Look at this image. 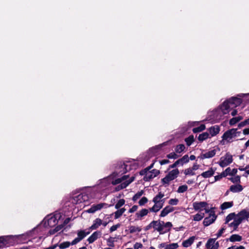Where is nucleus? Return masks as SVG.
<instances>
[{"instance_id": "obj_10", "label": "nucleus", "mask_w": 249, "mask_h": 249, "mask_svg": "<svg viewBox=\"0 0 249 249\" xmlns=\"http://www.w3.org/2000/svg\"><path fill=\"white\" fill-rule=\"evenodd\" d=\"M208 203L205 201L195 202L193 203V206L194 210L196 211L201 212L203 209L207 207Z\"/></svg>"}, {"instance_id": "obj_20", "label": "nucleus", "mask_w": 249, "mask_h": 249, "mask_svg": "<svg viewBox=\"0 0 249 249\" xmlns=\"http://www.w3.org/2000/svg\"><path fill=\"white\" fill-rule=\"evenodd\" d=\"M208 131H209L211 137H213L219 133L220 131V127L217 125L212 126L208 129Z\"/></svg>"}, {"instance_id": "obj_64", "label": "nucleus", "mask_w": 249, "mask_h": 249, "mask_svg": "<svg viewBox=\"0 0 249 249\" xmlns=\"http://www.w3.org/2000/svg\"><path fill=\"white\" fill-rule=\"evenodd\" d=\"M142 245L141 243H136L134 245V249H139L140 248H142Z\"/></svg>"}, {"instance_id": "obj_60", "label": "nucleus", "mask_w": 249, "mask_h": 249, "mask_svg": "<svg viewBox=\"0 0 249 249\" xmlns=\"http://www.w3.org/2000/svg\"><path fill=\"white\" fill-rule=\"evenodd\" d=\"M150 171L153 174V177L154 178H155L157 176H158L160 174V171L158 170H157V169H153V170H151Z\"/></svg>"}, {"instance_id": "obj_15", "label": "nucleus", "mask_w": 249, "mask_h": 249, "mask_svg": "<svg viewBox=\"0 0 249 249\" xmlns=\"http://www.w3.org/2000/svg\"><path fill=\"white\" fill-rule=\"evenodd\" d=\"M149 212V209H142L141 211L136 213L135 216L136 217V218L135 219V220L136 221L139 220H142V217L147 215Z\"/></svg>"}, {"instance_id": "obj_5", "label": "nucleus", "mask_w": 249, "mask_h": 249, "mask_svg": "<svg viewBox=\"0 0 249 249\" xmlns=\"http://www.w3.org/2000/svg\"><path fill=\"white\" fill-rule=\"evenodd\" d=\"M233 161L232 156L230 153H227L224 157H222L219 162V165L221 167H225Z\"/></svg>"}, {"instance_id": "obj_1", "label": "nucleus", "mask_w": 249, "mask_h": 249, "mask_svg": "<svg viewBox=\"0 0 249 249\" xmlns=\"http://www.w3.org/2000/svg\"><path fill=\"white\" fill-rule=\"evenodd\" d=\"M179 174V171L178 169L176 168L173 169L171 171L169 172V173L166 175V176L161 179V182L163 185L169 184V182L176 179L178 174Z\"/></svg>"}, {"instance_id": "obj_24", "label": "nucleus", "mask_w": 249, "mask_h": 249, "mask_svg": "<svg viewBox=\"0 0 249 249\" xmlns=\"http://www.w3.org/2000/svg\"><path fill=\"white\" fill-rule=\"evenodd\" d=\"M236 216L243 218V220L245 219H248L249 218V212H247L245 209H243L236 214Z\"/></svg>"}, {"instance_id": "obj_46", "label": "nucleus", "mask_w": 249, "mask_h": 249, "mask_svg": "<svg viewBox=\"0 0 249 249\" xmlns=\"http://www.w3.org/2000/svg\"><path fill=\"white\" fill-rule=\"evenodd\" d=\"M127 186L126 185L125 182L124 181V182L121 183L119 185L117 186L115 188V191L116 192L119 191L125 188Z\"/></svg>"}, {"instance_id": "obj_8", "label": "nucleus", "mask_w": 249, "mask_h": 249, "mask_svg": "<svg viewBox=\"0 0 249 249\" xmlns=\"http://www.w3.org/2000/svg\"><path fill=\"white\" fill-rule=\"evenodd\" d=\"M46 218L47 219L46 220L44 223L45 227L48 226L49 227H53L58 223V220L56 215H53L51 217L48 216Z\"/></svg>"}, {"instance_id": "obj_32", "label": "nucleus", "mask_w": 249, "mask_h": 249, "mask_svg": "<svg viewBox=\"0 0 249 249\" xmlns=\"http://www.w3.org/2000/svg\"><path fill=\"white\" fill-rule=\"evenodd\" d=\"M164 196L163 193L161 192H159L158 194L156 195L153 199V202L154 203H157L158 202H160V199Z\"/></svg>"}, {"instance_id": "obj_54", "label": "nucleus", "mask_w": 249, "mask_h": 249, "mask_svg": "<svg viewBox=\"0 0 249 249\" xmlns=\"http://www.w3.org/2000/svg\"><path fill=\"white\" fill-rule=\"evenodd\" d=\"M230 171V167H228L226 169V170L222 172L220 175L221 178L226 177L229 174V172Z\"/></svg>"}, {"instance_id": "obj_4", "label": "nucleus", "mask_w": 249, "mask_h": 249, "mask_svg": "<svg viewBox=\"0 0 249 249\" xmlns=\"http://www.w3.org/2000/svg\"><path fill=\"white\" fill-rule=\"evenodd\" d=\"M89 199V195L86 193H82L73 197L72 202L74 204H80L88 202Z\"/></svg>"}, {"instance_id": "obj_18", "label": "nucleus", "mask_w": 249, "mask_h": 249, "mask_svg": "<svg viewBox=\"0 0 249 249\" xmlns=\"http://www.w3.org/2000/svg\"><path fill=\"white\" fill-rule=\"evenodd\" d=\"M102 233L100 231H96L94 232L88 239V241L89 244L93 243L98 238L101 236Z\"/></svg>"}, {"instance_id": "obj_26", "label": "nucleus", "mask_w": 249, "mask_h": 249, "mask_svg": "<svg viewBox=\"0 0 249 249\" xmlns=\"http://www.w3.org/2000/svg\"><path fill=\"white\" fill-rule=\"evenodd\" d=\"M128 178V175H124L121 178H117L115 180H113L111 181V184L114 185H116L119 183H122V181L125 180Z\"/></svg>"}, {"instance_id": "obj_27", "label": "nucleus", "mask_w": 249, "mask_h": 249, "mask_svg": "<svg viewBox=\"0 0 249 249\" xmlns=\"http://www.w3.org/2000/svg\"><path fill=\"white\" fill-rule=\"evenodd\" d=\"M242 239V236L236 234L231 235L229 238L230 241L231 242H234L236 241L240 242Z\"/></svg>"}, {"instance_id": "obj_12", "label": "nucleus", "mask_w": 249, "mask_h": 249, "mask_svg": "<svg viewBox=\"0 0 249 249\" xmlns=\"http://www.w3.org/2000/svg\"><path fill=\"white\" fill-rule=\"evenodd\" d=\"M232 108L231 103L229 102L228 100L225 101L221 106V110L223 114H226L229 112V109Z\"/></svg>"}, {"instance_id": "obj_34", "label": "nucleus", "mask_w": 249, "mask_h": 249, "mask_svg": "<svg viewBox=\"0 0 249 249\" xmlns=\"http://www.w3.org/2000/svg\"><path fill=\"white\" fill-rule=\"evenodd\" d=\"M209 134L208 132H203L199 135L198 137V140L199 142H203L209 138Z\"/></svg>"}, {"instance_id": "obj_56", "label": "nucleus", "mask_w": 249, "mask_h": 249, "mask_svg": "<svg viewBox=\"0 0 249 249\" xmlns=\"http://www.w3.org/2000/svg\"><path fill=\"white\" fill-rule=\"evenodd\" d=\"M238 218H234L233 222L236 225L237 227L242 223L243 221V218H240V217L238 216Z\"/></svg>"}, {"instance_id": "obj_7", "label": "nucleus", "mask_w": 249, "mask_h": 249, "mask_svg": "<svg viewBox=\"0 0 249 249\" xmlns=\"http://www.w3.org/2000/svg\"><path fill=\"white\" fill-rule=\"evenodd\" d=\"M217 238H210L208 240L205 247L207 249H218L219 242H216Z\"/></svg>"}, {"instance_id": "obj_53", "label": "nucleus", "mask_w": 249, "mask_h": 249, "mask_svg": "<svg viewBox=\"0 0 249 249\" xmlns=\"http://www.w3.org/2000/svg\"><path fill=\"white\" fill-rule=\"evenodd\" d=\"M148 202L147 197L143 196L139 201L140 206H143Z\"/></svg>"}, {"instance_id": "obj_2", "label": "nucleus", "mask_w": 249, "mask_h": 249, "mask_svg": "<svg viewBox=\"0 0 249 249\" xmlns=\"http://www.w3.org/2000/svg\"><path fill=\"white\" fill-rule=\"evenodd\" d=\"M3 236L5 247L14 246L15 244H18V242H20L18 239V238H20L19 236H16V235H7Z\"/></svg>"}, {"instance_id": "obj_57", "label": "nucleus", "mask_w": 249, "mask_h": 249, "mask_svg": "<svg viewBox=\"0 0 249 249\" xmlns=\"http://www.w3.org/2000/svg\"><path fill=\"white\" fill-rule=\"evenodd\" d=\"M178 202V199L177 198H171L169 200L168 203L171 205H176Z\"/></svg>"}, {"instance_id": "obj_25", "label": "nucleus", "mask_w": 249, "mask_h": 249, "mask_svg": "<svg viewBox=\"0 0 249 249\" xmlns=\"http://www.w3.org/2000/svg\"><path fill=\"white\" fill-rule=\"evenodd\" d=\"M163 206L162 205V203H160V202H158L156 204L155 203L154 206L149 208L150 212H158L160 209L162 208Z\"/></svg>"}, {"instance_id": "obj_28", "label": "nucleus", "mask_w": 249, "mask_h": 249, "mask_svg": "<svg viewBox=\"0 0 249 249\" xmlns=\"http://www.w3.org/2000/svg\"><path fill=\"white\" fill-rule=\"evenodd\" d=\"M16 236H19L20 238H18L19 241L21 242H18L17 244H23L27 243L28 240V236L26 234H21L16 235Z\"/></svg>"}, {"instance_id": "obj_39", "label": "nucleus", "mask_w": 249, "mask_h": 249, "mask_svg": "<svg viewBox=\"0 0 249 249\" xmlns=\"http://www.w3.org/2000/svg\"><path fill=\"white\" fill-rule=\"evenodd\" d=\"M194 141L195 139L193 135H190L188 137L185 139V142L188 146H190Z\"/></svg>"}, {"instance_id": "obj_52", "label": "nucleus", "mask_w": 249, "mask_h": 249, "mask_svg": "<svg viewBox=\"0 0 249 249\" xmlns=\"http://www.w3.org/2000/svg\"><path fill=\"white\" fill-rule=\"evenodd\" d=\"M166 157L168 159H177L179 157V156L175 152H171L166 155Z\"/></svg>"}, {"instance_id": "obj_17", "label": "nucleus", "mask_w": 249, "mask_h": 249, "mask_svg": "<svg viewBox=\"0 0 249 249\" xmlns=\"http://www.w3.org/2000/svg\"><path fill=\"white\" fill-rule=\"evenodd\" d=\"M215 169H213V167H211L208 171L202 173L200 174V176L204 178H209L213 176L215 173ZM199 176L200 175L198 176L197 178H198Z\"/></svg>"}, {"instance_id": "obj_23", "label": "nucleus", "mask_w": 249, "mask_h": 249, "mask_svg": "<svg viewBox=\"0 0 249 249\" xmlns=\"http://www.w3.org/2000/svg\"><path fill=\"white\" fill-rule=\"evenodd\" d=\"M243 189L242 186L239 184L230 186V190L233 193L241 192Z\"/></svg>"}, {"instance_id": "obj_16", "label": "nucleus", "mask_w": 249, "mask_h": 249, "mask_svg": "<svg viewBox=\"0 0 249 249\" xmlns=\"http://www.w3.org/2000/svg\"><path fill=\"white\" fill-rule=\"evenodd\" d=\"M216 154V150L213 149L206 152L205 153H201L200 156L198 158H200L201 160L207 158H211L214 157Z\"/></svg>"}, {"instance_id": "obj_42", "label": "nucleus", "mask_w": 249, "mask_h": 249, "mask_svg": "<svg viewBox=\"0 0 249 249\" xmlns=\"http://www.w3.org/2000/svg\"><path fill=\"white\" fill-rule=\"evenodd\" d=\"M204 217V213H197L193 216V220L196 221H200Z\"/></svg>"}, {"instance_id": "obj_6", "label": "nucleus", "mask_w": 249, "mask_h": 249, "mask_svg": "<svg viewBox=\"0 0 249 249\" xmlns=\"http://www.w3.org/2000/svg\"><path fill=\"white\" fill-rule=\"evenodd\" d=\"M189 161V158L188 155H185L181 158L178 159L173 164L170 165L168 167V170L171 168H175L177 166L180 165L183 166L184 164L187 163Z\"/></svg>"}, {"instance_id": "obj_55", "label": "nucleus", "mask_w": 249, "mask_h": 249, "mask_svg": "<svg viewBox=\"0 0 249 249\" xmlns=\"http://www.w3.org/2000/svg\"><path fill=\"white\" fill-rule=\"evenodd\" d=\"M118 210L116 211V212H114V218L115 219H118L119 218V217H120L122 214H123V213H122V212L120 210V209H117Z\"/></svg>"}, {"instance_id": "obj_33", "label": "nucleus", "mask_w": 249, "mask_h": 249, "mask_svg": "<svg viewBox=\"0 0 249 249\" xmlns=\"http://www.w3.org/2000/svg\"><path fill=\"white\" fill-rule=\"evenodd\" d=\"M233 205L232 201L231 202H225L222 203L220 206V208L222 210L230 208Z\"/></svg>"}, {"instance_id": "obj_35", "label": "nucleus", "mask_w": 249, "mask_h": 249, "mask_svg": "<svg viewBox=\"0 0 249 249\" xmlns=\"http://www.w3.org/2000/svg\"><path fill=\"white\" fill-rule=\"evenodd\" d=\"M206 129V126L204 124H201L200 126L195 127L192 129L193 133H196L200 132Z\"/></svg>"}, {"instance_id": "obj_36", "label": "nucleus", "mask_w": 249, "mask_h": 249, "mask_svg": "<svg viewBox=\"0 0 249 249\" xmlns=\"http://www.w3.org/2000/svg\"><path fill=\"white\" fill-rule=\"evenodd\" d=\"M236 214L234 213H232L229 214L226 217L225 225L228 224V223L231 220L234 219Z\"/></svg>"}, {"instance_id": "obj_37", "label": "nucleus", "mask_w": 249, "mask_h": 249, "mask_svg": "<svg viewBox=\"0 0 249 249\" xmlns=\"http://www.w3.org/2000/svg\"><path fill=\"white\" fill-rule=\"evenodd\" d=\"M155 161L152 163L149 166H148L146 168L141 170L139 172L140 175L141 176H143L145 173H146L147 171H150V170L153 167Z\"/></svg>"}, {"instance_id": "obj_47", "label": "nucleus", "mask_w": 249, "mask_h": 249, "mask_svg": "<svg viewBox=\"0 0 249 249\" xmlns=\"http://www.w3.org/2000/svg\"><path fill=\"white\" fill-rule=\"evenodd\" d=\"M144 194V191L143 190H141L137 192L132 197V200L134 201H136L138 199H139L143 194Z\"/></svg>"}, {"instance_id": "obj_51", "label": "nucleus", "mask_w": 249, "mask_h": 249, "mask_svg": "<svg viewBox=\"0 0 249 249\" xmlns=\"http://www.w3.org/2000/svg\"><path fill=\"white\" fill-rule=\"evenodd\" d=\"M178 247L177 243H172L169 245H166L165 249H176Z\"/></svg>"}, {"instance_id": "obj_41", "label": "nucleus", "mask_w": 249, "mask_h": 249, "mask_svg": "<svg viewBox=\"0 0 249 249\" xmlns=\"http://www.w3.org/2000/svg\"><path fill=\"white\" fill-rule=\"evenodd\" d=\"M70 246V242L65 241L59 244H58L57 247H59L60 249H65Z\"/></svg>"}, {"instance_id": "obj_48", "label": "nucleus", "mask_w": 249, "mask_h": 249, "mask_svg": "<svg viewBox=\"0 0 249 249\" xmlns=\"http://www.w3.org/2000/svg\"><path fill=\"white\" fill-rule=\"evenodd\" d=\"M229 180H230L232 182L234 183H240L241 181H240V176H236L235 177H234V178H229Z\"/></svg>"}, {"instance_id": "obj_13", "label": "nucleus", "mask_w": 249, "mask_h": 249, "mask_svg": "<svg viewBox=\"0 0 249 249\" xmlns=\"http://www.w3.org/2000/svg\"><path fill=\"white\" fill-rule=\"evenodd\" d=\"M106 205V204L105 203L94 204L92 205L91 207L87 211V212L89 213H94L97 211L101 210Z\"/></svg>"}, {"instance_id": "obj_45", "label": "nucleus", "mask_w": 249, "mask_h": 249, "mask_svg": "<svg viewBox=\"0 0 249 249\" xmlns=\"http://www.w3.org/2000/svg\"><path fill=\"white\" fill-rule=\"evenodd\" d=\"M226 228H226V225L224 224V225H222V228L219 230L218 232L216 233V236H217L216 238H218L222 236V234L225 231Z\"/></svg>"}, {"instance_id": "obj_30", "label": "nucleus", "mask_w": 249, "mask_h": 249, "mask_svg": "<svg viewBox=\"0 0 249 249\" xmlns=\"http://www.w3.org/2000/svg\"><path fill=\"white\" fill-rule=\"evenodd\" d=\"M144 177L143 178V180L144 181H149L151 179L154 178L153 174L151 173L150 171H147L146 173L144 174Z\"/></svg>"}, {"instance_id": "obj_29", "label": "nucleus", "mask_w": 249, "mask_h": 249, "mask_svg": "<svg viewBox=\"0 0 249 249\" xmlns=\"http://www.w3.org/2000/svg\"><path fill=\"white\" fill-rule=\"evenodd\" d=\"M243 119L242 116H237L235 117H233L230 119L229 121V124L230 125H233L239 122L241 120Z\"/></svg>"}, {"instance_id": "obj_31", "label": "nucleus", "mask_w": 249, "mask_h": 249, "mask_svg": "<svg viewBox=\"0 0 249 249\" xmlns=\"http://www.w3.org/2000/svg\"><path fill=\"white\" fill-rule=\"evenodd\" d=\"M89 232H86L84 230H80L78 231L77 232V235L78 237H77L80 241L82 240L83 239H84L87 235L89 234Z\"/></svg>"}, {"instance_id": "obj_50", "label": "nucleus", "mask_w": 249, "mask_h": 249, "mask_svg": "<svg viewBox=\"0 0 249 249\" xmlns=\"http://www.w3.org/2000/svg\"><path fill=\"white\" fill-rule=\"evenodd\" d=\"M115 238L110 237L109 238L107 239V246L110 247H114V242H115Z\"/></svg>"}, {"instance_id": "obj_63", "label": "nucleus", "mask_w": 249, "mask_h": 249, "mask_svg": "<svg viewBox=\"0 0 249 249\" xmlns=\"http://www.w3.org/2000/svg\"><path fill=\"white\" fill-rule=\"evenodd\" d=\"M163 227L161 226V224L158 223V226L156 230L159 231L160 233H162L161 232L163 230Z\"/></svg>"}, {"instance_id": "obj_19", "label": "nucleus", "mask_w": 249, "mask_h": 249, "mask_svg": "<svg viewBox=\"0 0 249 249\" xmlns=\"http://www.w3.org/2000/svg\"><path fill=\"white\" fill-rule=\"evenodd\" d=\"M174 211V208L170 206H167L161 211L160 216V217H164L168 213Z\"/></svg>"}, {"instance_id": "obj_58", "label": "nucleus", "mask_w": 249, "mask_h": 249, "mask_svg": "<svg viewBox=\"0 0 249 249\" xmlns=\"http://www.w3.org/2000/svg\"><path fill=\"white\" fill-rule=\"evenodd\" d=\"M121 226L120 223H118L116 225H113L112 227H110L109 229V231L110 232H112L113 231L117 230V229L119 228H120Z\"/></svg>"}, {"instance_id": "obj_61", "label": "nucleus", "mask_w": 249, "mask_h": 249, "mask_svg": "<svg viewBox=\"0 0 249 249\" xmlns=\"http://www.w3.org/2000/svg\"><path fill=\"white\" fill-rule=\"evenodd\" d=\"M237 173V169L236 168H233V169H231L230 168V171L229 172V174L228 175H231L232 176H235Z\"/></svg>"}, {"instance_id": "obj_21", "label": "nucleus", "mask_w": 249, "mask_h": 249, "mask_svg": "<svg viewBox=\"0 0 249 249\" xmlns=\"http://www.w3.org/2000/svg\"><path fill=\"white\" fill-rule=\"evenodd\" d=\"M102 224V220L99 218H96L93 222V224L89 227V229L91 230H96L98 227Z\"/></svg>"}, {"instance_id": "obj_22", "label": "nucleus", "mask_w": 249, "mask_h": 249, "mask_svg": "<svg viewBox=\"0 0 249 249\" xmlns=\"http://www.w3.org/2000/svg\"><path fill=\"white\" fill-rule=\"evenodd\" d=\"M195 238L196 237L195 236H193L189 237L188 239L182 242L183 247L185 248H188L191 246L194 243Z\"/></svg>"}, {"instance_id": "obj_40", "label": "nucleus", "mask_w": 249, "mask_h": 249, "mask_svg": "<svg viewBox=\"0 0 249 249\" xmlns=\"http://www.w3.org/2000/svg\"><path fill=\"white\" fill-rule=\"evenodd\" d=\"M128 228L130 233H133L137 231L140 232L142 231V229L139 227L130 226Z\"/></svg>"}, {"instance_id": "obj_49", "label": "nucleus", "mask_w": 249, "mask_h": 249, "mask_svg": "<svg viewBox=\"0 0 249 249\" xmlns=\"http://www.w3.org/2000/svg\"><path fill=\"white\" fill-rule=\"evenodd\" d=\"M188 189V186L186 185H183L181 186H179L178 188V189L177 190V192L178 193H182L185 192H186Z\"/></svg>"}, {"instance_id": "obj_43", "label": "nucleus", "mask_w": 249, "mask_h": 249, "mask_svg": "<svg viewBox=\"0 0 249 249\" xmlns=\"http://www.w3.org/2000/svg\"><path fill=\"white\" fill-rule=\"evenodd\" d=\"M184 173L186 176H194L196 174L195 172H194L191 167L185 169Z\"/></svg>"}, {"instance_id": "obj_11", "label": "nucleus", "mask_w": 249, "mask_h": 249, "mask_svg": "<svg viewBox=\"0 0 249 249\" xmlns=\"http://www.w3.org/2000/svg\"><path fill=\"white\" fill-rule=\"evenodd\" d=\"M234 131V130H233V128H231L227 130L226 132H224V133L222 136V140H226L228 142H232V141H230V140H231L232 138H234L233 134Z\"/></svg>"}, {"instance_id": "obj_14", "label": "nucleus", "mask_w": 249, "mask_h": 249, "mask_svg": "<svg viewBox=\"0 0 249 249\" xmlns=\"http://www.w3.org/2000/svg\"><path fill=\"white\" fill-rule=\"evenodd\" d=\"M228 101L231 103L232 108H233L240 106L242 103V99L238 97H232L228 99Z\"/></svg>"}, {"instance_id": "obj_59", "label": "nucleus", "mask_w": 249, "mask_h": 249, "mask_svg": "<svg viewBox=\"0 0 249 249\" xmlns=\"http://www.w3.org/2000/svg\"><path fill=\"white\" fill-rule=\"evenodd\" d=\"M172 227V224L170 222H167L165 223L164 225V228H168V229L167 230V231H169L171 228Z\"/></svg>"}, {"instance_id": "obj_9", "label": "nucleus", "mask_w": 249, "mask_h": 249, "mask_svg": "<svg viewBox=\"0 0 249 249\" xmlns=\"http://www.w3.org/2000/svg\"><path fill=\"white\" fill-rule=\"evenodd\" d=\"M211 213H213V214H209V216L205 217L203 220V223L204 226L205 227L209 226L213 223L216 220L217 216L215 215L214 212H211Z\"/></svg>"}, {"instance_id": "obj_62", "label": "nucleus", "mask_w": 249, "mask_h": 249, "mask_svg": "<svg viewBox=\"0 0 249 249\" xmlns=\"http://www.w3.org/2000/svg\"><path fill=\"white\" fill-rule=\"evenodd\" d=\"M138 209V206L137 205H134L132 207V208H131L130 209H129V210H128V213H133L135 212H136Z\"/></svg>"}, {"instance_id": "obj_3", "label": "nucleus", "mask_w": 249, "mask_h": 249, "mask_svg": "<svg viewBox=\"0 0 249 249\" xmlns=\"http://www.w3.org/2000/svg\"><path fill=\"white\" fill-rule=\"evenodd\" d=\"M128 165L126 164L125 163L124 161H119L117 163V165L116 167V171L117 174L123 175L126 173L128 171H130L132 169L129 165V168H128Z\"/></svg>"}, {"instance_id": "obj_44", "label": "nucleus", "mask_w": 249, "mask_h": 249, "mask_svg": "<svg viewBox=\"0 0 249 249\" xmlns=\"http://www.w3.org/2000/svg\"><path fill=\"white\" fill-rule=\"evenodd\" d=\"M125 203V200L124 199H120L117 203L115 205V208L116 209H120Z\"/></svg>"}, {"instance_id": "obj_38", "label": "nucleus", "mask_w": 249, "mask_h": 249, "mask_svg": "<svg viewBox=\"0 0 249 249\" xmlns=\"http://www.w3.org/2000/svg\"><path fill=\"white\" fill-rule=\"evenodd\" d=\"M185 148V147L183 144H180L176 146L175 151L176 153H180L184 150Z\"/></svg>"}]
</instances>
